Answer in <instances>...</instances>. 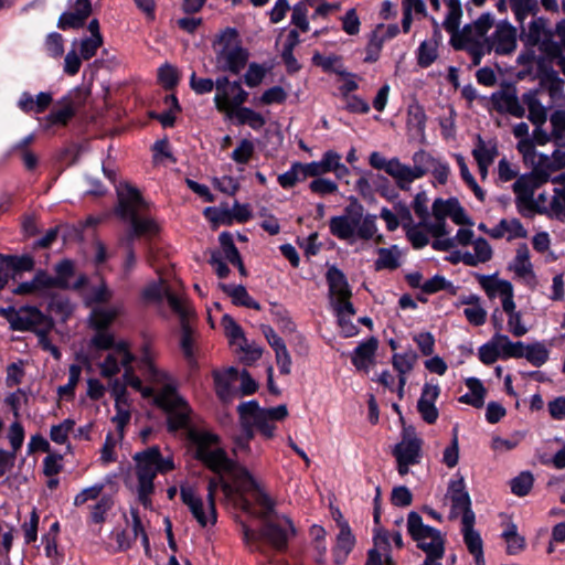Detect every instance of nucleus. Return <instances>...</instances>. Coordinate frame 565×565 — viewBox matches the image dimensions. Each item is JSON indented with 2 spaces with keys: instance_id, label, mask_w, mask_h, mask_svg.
Segmentation results:
<instances>
[{
  "instance_id": "obj_1",
  "label": "nucleus",
  "mask_w": 565,
  "mask_h": 565,
  "mask_svg": "<svg viewBox=\"0 0 565 565\" xmlns=\"http://www.w3.org/2000/svg\"><path fill=\"white\" fill-rule=\"evenodd\" d=\"M200 456L214 469H227L234 480L235 487L224 484V491L230 497L235 491L236 507L249 516L260 519V530H254L241 522V531L246 546L250 551H259L265 542L276 550L287 546L290 537L296 534L292 521L285 514L276 511V502L255 481L247 469L234 466L222 451H207L202 447Z\"/></svg>"
},
{
  "instance_id": "obj_2",
  "label": "nucleus",
  "mask_w": 565,
  "mask_h": 565,
  "mask_svg": "<svg viewBox=\"0 0 565 565\" xmlns=\"http://www.w3.org/2000/svg\"><path fill=\"white\" fill-rule=\"evenodd\" d=\"M99 359H102L98 363L100 375L111 377L124 370L125 386H130L145 398H152L153 403L167 414V425L170 431H177L188 425L191 408L179 394L174 380L154 365L148 345L143 347L137 366L149 385H145L136 373L132 365L136 356L127 340H118L116 348Z\"/></svg>"
},
{
  "instance_id": "obj_3",
  "label": "nucleus",
  "mask_w": 565,
  "mask_h": 565,
  "mask_svg": "<svg viewBox=\"0 0 565 565\" xmlns=\"http://www.w3.org/2000/svg\"><path fill=\"white\" fill-rule=\"evenodd\" d=\"M190 422L185 426L188 429V438L195 447V457L201 460L205 466H207L211 470L214 472L221 475L220 479H211L207 486V502L204 503L203 499L196 493V491L190 487V486H181L180 489V495L182 502L189 508L191 514L196 520V522L202 526L205 527L207 524H215L216 523V508H215V492L221 484V487H224V484L228 483L233 488L235 487L234 480L231 476L230 470L227 469H214L212 468L209 462L203 459L200 456L199 450L201 449V446L204 450L207 451H222L225 456V458L231 461L234 466L245 469L243 466L237 465L233 460H231L226 452L218 446V437L215 434H212L209 430L204 429H198V428H190L189 427ZM184 429V427L182 428ZM224 490V488H222ZM225 492V491H223ZM228 499H231L234 504L235 502V492L232 495H227L224 493Z\"/></svg>"
},
{
  "instance_id": "obj_4",
  "label": "nucleus",
  "mask_w": 565,
  "mask_h": 565,
  "mask_svg": "<svg viewBox=\"0 0 565 565\" xmlns=\"http://www.w3.org/2000/svg\"><path fill=\"white\" fill-rule=\"evenodd\" d=\"M493 22V17L490 13H483L473 23L467 24L459 34L451 38L454 46L466 50L476 66L480 64L486 54L494 52L497 55H509L516 49V31L507 22L498 23L494 31L488 35Z\"/></svg>"
},
{
  "instance_id": "obj_5",
  "label": "nucleus",
  "mask_w": 565,
  "mask_h": 565,
  "mask_svg": "<svg viewBox=\"0 0 565 565\" xmlns=\"http://www.w3.org/2000/svg\"><path fill=\"white\" fill-rule=\"evenodd\" d=\"M555 184L553 193L545 191L535 195V191L543 183H534L533 177H520L513 183L515 206L518 212L526 218L534 215H545L548 218L565 221V173L552 179Z\"/></svg>"
},
{
  "instance_id": "obj_6",
  "label": "nucleus",
  "mask_w": 565,
  "mask_h": 565,
  "mask_svg": "<svg viewBox=\"0 0 565 565\" xmlns=\"http://www.w3.org/2000/svg\"><path fill=\"white\" fill-rule=\"evenodd\" d=\"M137 477V494L139 502L145 507L151 505V495L154 492V478L167 475L175 469L174 456L170 450L161 451L160 447L151 446L134 455Z\"/></svg>"
},
{
  "instance_id": "obj_7",
  "label": "nucleus",
  "mask_w": 565,
  "mask_h": 565,
  "mask_svg": "<svg viewBox=\"0 0 565 565\" xmlns=\"http://www.w3.org/2000/svg\"><path fill=\"white\" fill-rule=\"evenodd\" d=\"M238 414L244 434L236 439L234 450L247 451L248 444L254 436L253 428L259 430L266 438L274 437L275 422L285 419L288 416V409L286 405L260 408L256 401H249L238 406Z\"/></svg>"
},
{
  "instance_id": "obj_8",
  "label": "nucleus",
  "mask_w": 565,
  "mask_h": 565,
  "mask_svg": "<svg viewBox=\"0 0 565 565\" xmlns=\"http://www.w3.org/2000/svg\"><path fill=\"white\" fill-rule=\"evenodd\" d=\"M142 204L141 195L136 188L124 184L118 189L117 214L130 224L125 238L128 242L132 243L136 237L150 238L159 232V225L153 218L139 214Z\"/></svg>"
},
{
  "instance_id": "obj_9",
  "label": "nucleus",
  "mask_w": 565,
  "mask_h": 565,
  "mask_svg": "<svg viewBox=\"0 0 565 565\" xmlns=\"http://www.w3.org/2000/svg\"><path fill=\"white\" fill-rule=\"evenodd\" d=\"M330 232L342 241L353 242L355 239L369 241L377 232L376 215H363V207L351 204L345 207L344 214L333 216L329 222Z\"/></svg>"
},
{
  "instance_id": "obj_10",
  "label": "nucleus",
  "mask_w": 565,
  "mask_h": 565,
  "mask_svg": "<svg viewBox=\"0 0 565 565\" xmlns=\"http://www.w3.org/2000/svg\"><path fill=\"white\" fill-rule=\"evenodd\" d=\"M518 151L522 154L525 164L532 167V172L521 177H533L534 183H545L553 172L565 167V150L556 149L552 156L536 151L531 139L519 140Z\"/></svg>"
},
{
  "instance_id": "obj_11",
  "label": "nucleus",
  "mask_w": 565,
  "mask_h": 565,
  "mask_svg": "<svg viewBox=\"0 0 565 565\" xmlns=\"http://www.w3.org/2000/svg\"><path fill=\"white\" fill-rule=\"evenodd\" d=\"M433 220L424 222V226L430 235L447 234L448 227L446 220L449 217L457 225H469L473 223L466 214L459 201L455 198L447 200L436 199L431 206Z\"/></svg>"
},
{
  "instance_id": "obj_12",
  "label": "nucleus",
  "mask_w": 565,
  "mask_h": 565,
  "mask_svg": "<svg viewBox=\"0 0 565 565\" xmlns=\"http://www.w3.org/2000/svg\"><path fill=\"white\" fill-rule=\"evenodd\" d=\"M407 531L412 539L417 543L418 548L428 556H443L445 552V542L441 533L423 523L422 516L417 512H409L407 516Z\"/></svg>"
},
{
  "instance_id": "obj_13",
  "label": "nucleus",
  "mask_w": 565,
  "mask_h": 565,
  "mask_svg": "<svg viewBox=\"0 0 565 565\" xmlns=\"http://www.w3.org/2000/svg\"><path fill=\"white\" fill-rule=\"evenodd\" d=\"M248 93L243 88L241 82L230 81L226 76H220L215 81L214 105L217 111L227 119L244 105Z\"/></svg>"
},
{
  "instance_id": "obj_14",
  "label": "nucleus",
  "mask_w": 565,
  "mask_h": 565,
  "mask_svg": "<svg viewBox=\"0 0 565 565\" xmlns=\"http://www.w3.org/2000/svg\"><path fill=\"white\" fill-rule=\"evenodd\" d=\"M0 316L6 318L11 329L18 331H49L51 320L36 307L25 306L19 309L14 307L0 308Z\"/></svg>"
},
{
  "instance_id": "obj_15",
  "label": "nucleus",
  "mask_w": 565,
  "mask_h": 565,
  "mask_svg": "<svg viewBox=\"0 0 565 565\" xmlns=\"http://www.w3.org/2000/svg\"><path fill=\"white\" fill-rule=\"evenodd\" d=\"M175 284H170L168 279L160 275L158 281L149 284L142 291V297L149 302H161L167 299L169 307L181 318L188 315V308L184 299L177 291Z\"/></svg>"
},
{
  "instance_id": "obj_16",
  "label": "nucleus",
  "mask_w": 565,
  "mask_h": 565,
  "mask_svg": "<svg viewBox=\"0 0 565 565\" xmlns=\"http://www.w3.org/2000/svg\"><path fill=\"white\" fill-rule=\"evenodd\" d=\"M423 440L413 429H404L402 439L395 445L393 456L397 461V471L401 476L409 472V467L419 463L422 459Z\"/></svg>"
},
{
  "instance_id": "obj_17",
  "label": "nucleus",
  "mask_w": 565,
  "mask_h": 565,
  "mask_svg": "<svg viewBox=\"0 0 565 565\" xmlns=\"http://www.w3.org/2000/svg\"><path fill=\"white\" fill-rule=\"evenodd\" d=\"M508 270L529 289H535L539 281L531 260V252L525 243L519 244L515 254L508 264Z\"/></svg>"
},
{
  "instance_id": "obj_18",
  "label": "nucleus",
  "mask_w": 565,
  "mask_h": 565,
  "mask_svg": "<svg viewBox=\"0 0 565 565\" xmlns=\"http://www.w3.org/2000/svg\"><path fill=\"white\" fill-rule=\"evenodd\" d=\"M326 278L332 308L342 307L345 311L350 312L352 292L343 271L337 266H331L327 271Z\"/></svg>"
},
{
  "instance_id": "obj_19",
  "label": "nucleus",
  "mask_w": 565,
  "mask_h": 565,
  "mask_svg": "<svg viewBox=\"0 0 565 565\" xmlns=\"http://www.w3.org/2000/svg\"><path fill=\"white\" fill-rule=\"evenodd\" d=\"M248 53L228 40L217 52L216 66L220 71L238 74L246 65Z\"/></svg>"
},
{
  "instance_id": "obj_20",
  "label": "nucleus",
  "mask_w": 565,
  "mask_h": 565,
  "mask_svg": "<svg viewBox=\"0 0 565 565\" xmlns=\"http://www.w3.org/2000/svg\"><path fill=\"white\" fill-rule=\"evenodd\" d=\"M387 174L395 180L401 190L407 191L415 180L426 174V169L422 166V162L414 163L411 167L402 163L397 158H392L390 159Z\"/></svg>"
},
{
  "instance_id": "obj_21",
  "label": "nucleus",
  "mask_w": 565,
  "mask_h": 565,
  "mask_svg": "<svg viewBox=\"0 0 565 565\" xmlns=\"http://www.w3.org/2000/svg\"><path fill=\"white\" fill-rule=\"evenodd\" d=\"M110 394L115 399L116 414L111 417V422L116 426L115 433H121V435L125 436V428L131 418L130 403L126 386L116 380L111 385Z\"/></svg>"
},
{
  "instance_id": "obj_22",
  "label": "nucleus",
  "mask_w": 565,
  "mask_h": 565,
  "mask_svg": "<svg viewBox=\"0 0 565 565\" xmlns=\"http://www.w3.org/2000/svg\"><path fill=\"white\" fill-rule=\"evenodd\" d=\"M447 495L451 501V518H456L459 514H461V516L467 515L468 513L475 515V512L471 509V500L469 493L466 490V484L462 477L450 480Z\"/></svg>"
},
{
  "instance_id": "obj_23",
  "label": "nucleus",
  "mask_w": 565,
  "mask_h": 565,
  "mask_svg": "<svg viewBox=\"0 0 565 565\" xmlns=\"http://www.w3.org/2000/svg\"><path fill=\"white\" fill-rule=\"evenodd\" d=\"M222 326L231 344L236 345L242 352H244L246 359L255 361L262 356V350L258 347L248 345L242 328L231 316H223Z\"/></svg>"
},
{
  "instance_id": "obj_24",
  "label": "nucleus",
  "mask_w": 565,
  "mask_h": 565,
  "mask_svg": "<svg viewBox=\"0 0 565 565\" xmlns=\"http://www.w3.org/2000/svg\"><path fill=\"white\" fill-rule=\"evenodd\" d=\"M214 388L218 398L228 403L238 396L235 384L238 382V370L231 366L225 370L213 372Z\"/></svg>"
},
{
  "instance_id": "obj_25",
  "label": "nucleus",
  "mask_w": 565,
  "mask_h": 565,
  "mask_svg": "<svg viewBox=\"0 0 565 565\" xmlns=\"http://www.w3.org/2000/svg\"><path fill=\"white\" fill-rule=\"evenodd\" d=\"M434 10L440 9L439 0H429ZM477 7L484 3L486 0H471ZM446 4V14L441 25L450 33L451 38L459 34V26L462 17V7L460 0H444Z\"/></svg>"
},
{
  "instance_id": "obj_26",
  "label": "nucleus",
  "mask_w": 565,
  "mask_h": 565,
  "mask_svg": "<svg viewBox=\"0 0 565 565\" xmlns=\"http://www.w3.org/2000/svg\"><path fill=\"white\" fill-rule=\"evenodd\" d=\"M204 214L215 223L230 225L233 221L237 223H245L250 220L252 210L249 204H242L235 201L231 210L206 207Z\"/></svg>"
},
{
  "instance_id": "obj_27",
  "label": "nucleus",
  "mask_w": 565,
  "mask_h": 565,
  "mask_svg": "<svg viewBox=\"0 0 565 565\" xmlns=\"http://www.w3.org/2000/svg\"><path fill=\"white\" fill-rule=\"evenodd\" d=\"M475 521L476 516L471 515L470 513L462 515L461 533L468 551L475 557L476 564L484 565L483 543L479 532L473 529Z\"/></svg>"
},
{
  "instance_id": "obj_28",
  "label": "nucleus",
  "mask_w": 565,
  "mask_h": 565,
  "mask_svg": "<svg viewBox=\"0 0 565 565\" xmlns=\"http://www.w3.org/2000/svg\"><path fill=\"white\" fill-rule=\"evenodd\" d=\"M542 95H544V89L539 88L529 90L522 96V103L529 110L527 118L537 127L544 126L547 119V109L551 107V105L545 106L542 103Z\"/></svg>"
},
{
  "instance_id": "obj_29",
  "label": "nucleus",
  "mask_w": 565,
  "mask_h": 565,
  "mask_svg": "<svg viewBox=\"0 0 565 565\" xmlns=\"http://www.w3.org/2000/svg\"><path fill=\"white\" fill-rule=\"evenodd\" d=\"M440 388L438 384L425 383L420 397L417 403V409L423 419L428 424H434L438 418V409L435 402L438 398Z\"/></svg>"
},
{
  "instance_id": "obj_30",
  "label": "nucleus",
  "mask_w": 565,
  "mask_h": 565,
  "mask_svg": "<svg viewBox=\"0 0 565 565\" xmlns=\"http://www.w3.org/2000/svg\"><path fill=\"white\" fill-rule=\"evenodd\" d=\"M124 311L125 307L122 302L95 306L89 315L90 326L94 329H108Z\"/></svg>"
},
{
  "instance_id": "obj_31",
  "label": "nucleus",
  "mask_w": 565,
  "mask_h": 565,
  "mask_svg": "<svg viewBox=\"0 0 565 565\" xmlns=\"http://www.w3.org/2000/svg\"><path fill=\"white\" fill-rule=\"evenodd\" d=\"M413 161L414 163L422 162V166L426 169V173L431 172L439 184L447 183L450 174V167L446 161L434 158L424 150L415 152Z\"/></svg>"
},
{
  "instance_id": "obj_32",
  "label": "nucleus",
  "mask_w": 565,
  "mask_h": 565,
  "mask_svg": "<svg viewBox=\"0 0 565 565\" xmlns=\"http://www.w3.org/2000/svg\"><path fill=\"white\" fill-rule=\"evenodd\" d=\"M92 11L89 0H76L72 11L61 14L57 26L62 30L81 28Z\"/></svg>"
},
{
  "instance_id": "obj_33",
  "label": "nucleus",
  "mask_w": 565,
  "mask_h": 565,
  "mask_svg": "<svg viewBox=\"0 0 565 565\" xmlns=\"http://www.w3.org/2000/svg\"><path fill=\"white\" fill-rule=\"evenodd\" d=\"M488 235L494 239L507 238V241H514L525 238L527 231L520 220L515 217L502 218L495 226L488 231Z\"/></svg>"
},
{
  "instance_id": "obj_34",
  "label": "nucleus",
  "mask_w": 565,
  "mask_h": 565,
  "mask_svg": "<svg viewBox=\"0 0 565 565\" xmlns=\"http://www.w3.org/2000/svg\"><path fill=\"white\" fill-rule=\"evenodd\" d=\"M492 103L500 113H507L516 118H522L525 115V108L514 90L507 89L493 94Z\"/></svg>"
},
{
  "instance_id": "obj_35",
  "label": "nucleus",
  "mask_w": 565,
  "mask_h": 565,
  "mask_svg": "<svg viewBox=\"0 0 565 565\" xmlns=\"http://www.w3.org/2000/svg\"><path fill=\"white\" fill-rule=\"evenodd\" d=\"M477 281L489 299L497 297L502 299L514 290L513 285L509 280L499 278L498 274L477 275Z\"/></svg>"
},
{
  "instance_id": "obj_36",
  "label": "nucleus",
  "mask_w": 565,
  "mask_h": 565,
  "mask_svg": "<svg viewBox=\"0 0 565 565\" xmlns=\"http://www.w3.org/2000/svg\"><path fill=\"white\" fill-rule=\"evenodd\" d=\"M417 355L414 352L395 353L392 356L394 370L398 373V385L396 392L399 399L404 397V387L406 385V375L414 369Z\"/></svg>"
},
{
  "instance_id": "obj_37",
  "label": "nucleus",
  "mask_w": 565,
  "mask_h": 565,
  "mask_svg": "<svg viewBox=\"0 0 565 565\" xmlns=\"http://www.w3.org/2000/svg\"><path fill=\"white\" fill-rule=\"evenodd\" d=\"M340 531L337 535L335 545L333 547V557L337 564H342L347 559L348 555L352 551L355 544L354 535L348 522H339Z\"/></svg>"
},
{
  "instance_id": "obj_38",
  "label": "nucleus",
  "mask_w": 565,
  "mask_h": 565,
  "mask_svg": "<svg viewBox=\"0 0 565 565\" xmlns=\"http://www.w3.org/2000/svg\"><path fill=\"white\" fill-rule=\"evenodd\" d=\"M377 349V340L370 338L369 340L360 343L353 354L352 363L358 370L367 371L374 361L375 351Z\"/></svg>"
},
{
  "instance_id": "obj_39",
  "label": "nucleus",
  "mask_w": 565,
  "mask_h": 565,
  "mask_svg": "<svg viewBox=\"0 0 565 565\" xmlns=\"http://www.w3.org/2000/svg\"><path fill=\"white\" fill-rule=\"evenodd\" d=\"M375 270H395L401 266L402 252L397 245L376 249Z\"/></svg>"
},
{
  "instance_id": "obj_40",
  "label": "nucleus",
  "mask_w": 565,
  "mask_h": 565,
  "mask_svg": "<svg viewBox=\"0 0 565 565\" xmlns=\"http://www.w3.org/2000/svg\"><path fill=\"white\" fill-rule=\"evenodd\" d=\"M468 392L459 397V402L481 408L484 405L487 390L483 383L477 377H468L465 380Z\"/></svg>"
},
{
  "instance_id": "obj_41",
  "label": "nucleus",
  "mask_w": 565,
  "mask_h": 565,
  "mask_svg": "<svg viewBox=\"0 0 565 565\" xmlns=\"http://www.w3.org/2000/svg\"><path fill=\"white\" fill-rule=\"evenodd\" d=\"M521 34L526 39L529 44H537L550 36L547 29V21L543 18L533 17L532 20L525 25L521 24Z\"/></svg>"
},
{
  "instance_id": "obj_42",
  "label": "nucleus",
  "mask_w": 565,
  "mask_h": 565,
  "mask_svg": "<svg viewBox=\"0 0 565 565\" xmlns=\"http://www.w3.org/2000/svg\"><path fill=\"white\" fill-rule=\"evenodd\" d=\"M218 288L232 299V302L235 306H242L256 310L260 309V305L249 296L243 285L221 282Z\"/></svg>"
},
{
  "instance_id": "obj_43",
  "label": "nucleus",
  "mask_w": 565,
  "mask_h": 565,
  "mask_svg": "<svg viewBox=\"0 0 565 565\" xmlns=\"http://www.w3.org/2000/svg\"><path fill=\"white\" fill-rule=\"evenodd\" d=\"M46 281H50L49 274L43 270H40L35 274L34 278L31 281L19 284L13 289V292L17 295L43 296L51 289Z\"/></svg>"
},
{
  "instance_id": "obj_44",
  "label": "nucleus",
  "mask_w": 565,
  "mask_h": 565,
  "mask_svg": "<svg viewBox=\"0 0 565 565\" xmlns=\"http://www.w3.org/2000/svg\"><path fill=\"white\" fill-rule=\"evenodd\" d=\"M473 253H465L462 255V262L468 266H477L483 264L492 258L493 250L487 239L479 237L473 241Z\"/></svg>"
},
{
  "instance_id": "obj_45",
  "label": "nucleus",
  "mask_w": 565,
  "mask_h": 565,
  "mask_svg": "<svg viewBox=\"0 0 565 565\" xmlns=\"http://www.w3.org/2000/svg\"><path fill=\"white\" fill-rule=\"evenodd\" d=\"M342 157L334 150H327L321 159L317 161L324 174L334 173L337 178H343L349 174V168L342 163Z\"/></svg>"
},
{
  "instance_id": "obj_46",
  "label": "nucleus",
  "mask_w": 565,
  "mask_h": 565,
  "mask_svg": "<svg viewBox=\"0 0 565 565\" xmlns=\"http://www.w3.org/2000/svg\"><path fill=\"white\" fill-rule=\"evenodd\" d=\"M498 154L499 150L495 140H483L480 136H477V141L472 149V156L477 163H493Z\"/></svg>"
},
{
  "instance_id": "obj_47",
  "label": "nucleus",
  "mask_w": 565,
  "mask_h": 565,
  "mask_svg": "<svg viewBox=\"0 0 565 565\" xmlns=\"http://www.w3.org/2000/svg\"><path fill=\"white\" fill-rule=\"evenodd\" d=\"M493 343L497 347V351L500 358L502 359H509V358H515L521 359L522 358V345L523 342H512L508 335L495 333L493 337Z\"/></svg>"
},
{
  "instance_id": "obj_48",
  "label": "nucleus",
  "mask_w": 565,
  "mask_h": 565,
  "mask_svg": "<svg viewBox=\"0 0 565 565\" xmlns=\"http://www.w3.org/2000/svg\"><path fill=\"white\" fill-rule=\"evenodd\" d=\"M55 276L49 275V284L50 288H66L70 285V279L74 275V264L70 259H63L57 263L54 267Z\"/></svg>"
},
{
  "instance_id": "obj_49",
  "label": "nucleus",
  "mask_w": 565,
  "mask_h": 565,
  "mask_svg": "<svg viewBox=\"0 0 565 565\" xmlns=\"http://www.w3.org/2000/svg\"><path fill=\"white\" fill-rule=\"evenodd\" d=\"M522 349V358L526 359L536 367L542 366L548 360L550 350L544 342L536 341L531 344L523 343Z\"/></svg>"
},
{
  "instance_id": "obj_50",
  "label": "nucleus",
  "mask_w": 565,
  "mask_h": 565,
  "mask_svg": "<svg viewBox=\"0 0 565 565\" xmlns=\"http://www.w3.org/2000/svg\"><path fill=\"white\" fill-rule=\"evenodd\" d=\"M232 119L236 120L238 125H247L254 130H259L266 124V119L260 113L244 106L236 109Z\"/></svg>"
},
{
  "instance_id": "obj_51",
  "label": "nucleus",
  "mask_w": 565,
  "mask_h": 565,
  "mask_svg": "<svg viewBox=\"0 0 565 565\" xmlns=\"http://www.w3.org/2000/svg\"><path fill=\"white\" fill-rule=\"evenodd\" d=\"M103 43V36H84L79 40H74L72 46L78 51L84 61H87L96 55Z\"/></svg>"
},
{
  "instance_id": "obj_52",
  "label": "nucleus",
  "mask_w": 565,
  "mask_h": 565,
  "mask_svg": "<svg viewBox=\"0 0 565 565\" xmlns=\"http://www.w3.org/2000/svg\"><path fill=\"white\" fill-rule=\"evenodd\" d=\"M395 211L387 207H382L380 217L385 222L386 228L391 232L395 231L399 226V221H411V212L406 206H395Z\"/></svg>"
},
{
  "instance_id": "obj_53",
  "label": "nucleus",
  "mask_w": 565,
  "mask_h": 565,
  "mask_svg": "<svg viewBox=\"0 0 565 565\" xmlns=\"http://www.w3.org/2000/svg\"><path fill=\"white\" fill-rule=\"evenodd\" d=\"M124 437L125 436L121 435V433L115 431H109L106 435L104 445L100 450V461L104 465H108L117 460L116 449L121 444Z\"/></svg>"
},
{
  "instance_id": "obj_54",
  "label": "nucleus",
  "mask_w": 565,
  "mask_h": 565,
  "mask_svg": "<svg viewBox=\"0 0 565 565\" xmlns=\"http://www.w3.org/2000/svg\"><path fill=\"white\" fill-rule=\"evenodd\" d=\"M305 180L306 178L302 171V162L299 161L292 162L286 172L277 177L278 184L285 190H289L299 182H303Z\"/></svg>"
},
{
  "instance_id": "obj_55",
  "label": "nucleus",
  "mask_w": 565,
  "mask_h": 565,
  "mask_svg": "<svg viewBox=\"0 0 565 565\" xmlns=\"http://www.w3.org/2000/svg\"><path fill=\"white\" fill-rule=\"evenodd\" d=\"M510 7L514 13L516 21L521 24L525 23L527 18L535 17L537 11L536 0H509Z\"/></svg>"
},
{
  "instance_id": "obj_56",
  "label": "nucleus",
  "mask_w": 565,
  "mask_h": 565,
  "mask_svg": "<svg viewBox=\"0 0 565 565\" xmlns=\"http://www.w3.org/2000/svg\"><path fill=\"white\" fill-rule=\"evenodd\" d=\"M82 367L78 364H71L68 367V381L65 385L57 388L61 398L72 399L75 395V388L81 380Z\"/></svg>"
},
{
  "instance_id": "obj_57",
  "label": "nucleus",
  "mask_w": 565,
  "mask_h": 565,
  "mask_svg": "<svg viewBox=\"0 0 565 565\" xmlns=\"http://www.w3.org/2000/svg\"><path fill=\"white\" fill-rule=\"evenodd\" d=\"M552 137L556 146L565 145V110H556L550 117Z\"/></svg>"
},
{
  "instance_id": "obj_58",
  "label": "nucleus",
  "mask_w": 565,
  "mask_h": 565,
  "mask_svg": "<svg viewBox=\"0 0 565 565\" xmlns=\"http://www.w3.org/2000/svg\"><path fill=\"white\" fill-rule=\"evenodd\" d=\"M113 505L114 500L111 495H102L99 500L90 508V521L95 524L103 523L106 520V515Z\"/></svg>"
},
{
  "instance_id": "obj_59",
  "label": "nucleus",
  "mask_w": 565,
  "mask_h": 565,
  "mask_svg": "<svg viewBox=\"0 0 565 565\" xmlns=\"http://www.w3.org/2000/svg\"><path fill=\"white\" fill-rule=\"evenodd\" d=\"M75 420L66 418L50 429V438L53 443L65 445L68 440V434L74 429Z\"/></svg>"
},
{
  "instance_id": "obj_60",
  "label": "nucleus",
  "mask_w": 565,
  "mask_h": 565,
  "mask_svg": "<svg viewBox=\"0 0 565 565\" xmlns=\"http://www.w3.org/2000/svg\"><path fill=\"white\" fill-rule=\"evenodd\" d=\"M520 169L518 164L512 163L507 158H502L498 162L497 167V181L498 182H510L515 179V181L520 178L519 177Z\"/></svg>"
},
{
  "instance_id": "obj_61",
  "label": "nucleus",
  "mask_w": 565,
  "mask_h": 565,
  "mask_svg": "<svg viewBox=\"0 0 565 565\" xmlns=\"http://www.w3.org/2000/svg\"><path fill=\"white\" fill-rule=\"evenodd\" d=\"M533 475L529 471H522L511 480V491L518 497L526 495L533 487Z\"/></svg>"
},
{
  "instance_id": "obj_62",
  "label": "nucleus",
  "mask_w": 565,
  "mask_h": 565,
  "mask_svg": "<svg viewBox=\"0 0 565 565\" xmlns=\"http://www.w3.org/2000/svg\"><path fill=\"white\" fill-rule=\"evenodd\" d=\"M222 252L224 257L232 264L235 265L242 260L238 249L236 248L233 237L230 233L223 232L218 237Z\"/></svg>"
},
{
  "instance_id": "obj_63",
  "label": "nucleus",
  "mask_w": 565,
  "mask_h": 565,
  "mask_svg": "<svg viewBox=\"0 0 565 565\" xmlns=\"http://www.w3.org/2000/svg\"><path fill=\"white\" fill-rule=\"evenodd\" d=\"M437 58V44L434 41H424L418 47L417 61L422 67L430 66Z\"/></svg>"
},
{
  "instance_id": "obj_64",
  "label": "nucleus",
  "mask_w": 565,
  "mask_h": 565,
  "mask_svg": "<svg viewBox=\"0 0 565 565\" xmlns=\"http://www.w3.org/2000/svg\"><path fill=\"white\" fill-rule=\"evenodd\" d=\"M254 152V142L248 139H243L233 150L231 158L238 164H246L252 159Z\"/></svg>"
}]
</instances>
